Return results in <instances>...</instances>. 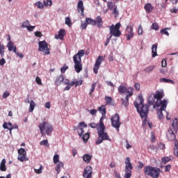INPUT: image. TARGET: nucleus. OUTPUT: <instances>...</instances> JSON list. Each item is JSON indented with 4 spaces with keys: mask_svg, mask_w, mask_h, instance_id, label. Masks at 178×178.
<instances>
[{
    "mask_svg": "<svg viewBox=\"0 0 178 178\" xmlns=\"http://www.w3.org/2000/svg\"><path fill=\"white\" fill-rule=\"evenodd\" d=\"M178 12V8H176V7H174L172 9L170 10L171 13H177Z\"/></svg>",
    "mask_w": 178,
    "mask_h": 178,
    "instance_id": "nucleus-63",
    "label": "nucleus"
},
{
    "mask_svg": "<svg viewBox=\"0 0 178 178\" xmlns=\"http://www.w3.org/2000/svg\"><path fill=\"white\" fill-rule=\"evenodd\" d=\"M166 136L169 141H175V140H176V134H175V132L173 131V129H172V128H170L168 129L166 133Z\"/></svg>",
    "mask_w": 178,
    "mask_h": 178,
    "instance_id": "nucleus-16",
    "label": "nucleus"
},
{
    "mask_svg": "<svg viewBox=\"0 0 178 178\" xmlns=\"http://www.w3.org/2000/svg\"><path fill=\"white\" fill-rule=\"evenodd\" d=\"M34 172L37 173V175H41L42 173V165H40L39 169H34Z\"/></svg>",
    "mask_w": 178,
    "mask_h": 178,
    "instance_id": "nucleus-52",
    "label": "nucleus"
},
{
    "mask_svg": "<svg viewBox=\"0 0 178 178\" xmlns=\"http://www.w3.org/2000/svg\"><path fill=\"white\" fill-rule=\"evenodd\" d=\"M18 157L17 159L20 162H26L29 161V158H27V152H26V149L24 148H21L18 149Z\"/></svg>",
    "mask_w": 178,
    "mask_h": 178,
    "instance_id": "nucleus-11",
    "label": "nucleus"
},
{
    "mask_svg": "<svg viewBox=\"0 0 178 178\" xmlns=\"http://www.w3.org/2000/svg\"><path fill=\"white\" fill-rule=\"evenodd\" d=\"M154 69H155V65H150L145 68V72L146 73H151Z\"/></svg>",
    "mask_w": 178,
    "mask_h": 178,
    "instance_id": "nucleus-37",
    "label": "nucleus"
},
{
    "mask_svg": "<svg viewBox=\"0 0 178 178\" xmlns=\"http://www.w3.org/2000/svg\"><path fill=\"white\" fill-rule=\"evenodd\" d=\"M95 20L96 22V24L97 25V27H99V29H101V27H102L104 24V22L102 21V18L101 17V16H97L96 17V19Z\"/></svg>",
    "mask_w": 178,
    "mask_h": 178,
    "instance_id": "nucleus-23",
    "label": "nucleus"
},
{
    "mask_svg": "<svg viewBox=\"0 0 178 178\" xmlns=\"http://www.w3.org/2000/svg\"><path fill=\"white\" fill-rule=\"evenodd\" d=\"M87 26H88V23L87 22V20L86 19L83 22L81 23L80 29L81 30H86V29H87Z\"/></svg>",
    "mask_w": 178,
    "mask_h": 178,
    "instance_id": "nucleus-40",
    "label": "nucleus"
},
{
    "mask_svg": "<svg viewBox=\"0 0 178 178\" xmlns=\"http://www.w3.org/2000/svg\"><path fill=\"white\" fill-rule=\"evenodd\" d=\"M29 24H30V22H29V20H26L22 22L21 27L22 29H27L29 27Z\"/></svg>",
    "mask_w": 178,
    "mask_h": 178,
    "instance_id": "nucleus-47",
    "label": "nucleus"
},
{
    "mask_svg": "<svg viewBox=\"0 0 178 178\" xmlns=\"http://www.w3.org/2000/svg\"><path fill=\"white\" fill-rule=\"evenodd\" d=\"M144 174L152 178H159V176H161V168L147 165L144 168Z\"/></svg>",
    "mask_w": 178,
    "mask_h": 178,
    "instance_id": "nucleus-5",
    "label": "nucleus"
},
{
    "mask_svg": "<svg viewBox=\"0 0 178 178\" xmlns=\"http://www.w3.org/2000/svg\"><path fill=\"white\" fill-rule=\"evenodd\" d=\"M39 129L42 136H44V131H45L47 136H49L51 133L54 131V127L47 122H43L42 123H40L39 124Z\"/></svg>",
    "mask_w": 178,
    "mask_h": 178,
    "instance_id": "nucleus-6",
    "label": "nucleus"
},
{
    "mask_svg": "<svg viewBox=\"0 0 178 178\" xmlns=\"http://www.w3.org/2000/svg\"><path fill=\"white\" fill-rule=\"evenodd\" d=\"M89 126L92 128V129H97V127H98V126L99 127V123L97 124L95 122H92L89 124Z\"/></svg>",
    "mask_w": 178,
    "mask_h": 178,
    "instance_id": "nucleus-53",
    "label": "nucleus"
},
{
    "mask_svg": "<svg viewBox=\"0 0 178 178\" xmlns=\"http://www.w3.org/2000/svg\"><path fill=\"white\" fill-rule=\"evenodd\" d=\"M120 22L117 23L115 25L112 24L109 26L111 37L119 38L122 35V32L120 31Z\"/></svg>",
    "mask_w": 178,
    "mask_h": 178,
    "instance_id": "nucleus-7",
    "label": "nucleus"
},
{
    "mask_svg": "<svg viewBox=\"0 0 178 178\" xmlns=\"http://www.w3.org/2000/svg\"><path fill=\"white\" fill-rule=\"evenodd\" d=\"M95 87H97V83H93L90 88V95L95 91Z\"/></svg>",
    "mask_w": 178,
    "mask_h": 178,
    "instance_id": "nucleus-50",
    "label": "nucleus"
},
{
    "mask_svg": "<svg viewBox=\"0 0 178 178\" xmlns=\"http://www.w3.org/2000/svg\"><path fill=\"white\" fill-rule=\"evenodd\" d=\"M116 6H115V4H113V2L112 1L107 2V7H108V9H110V10H113L115 8H116Z\"/></svg>",
    "mask_w": 178,
    "mask_h": 178,
    "instance_id": "nucleus-33",
    "label": "nucleus"
},
{
    "mask_svg": "<svg viewBox=\"0 0 178 178\" xmlns=\"http://www.w3.org/2000/svg\"><path fill=\"white\" fill-rule=\"evenodd\" d=\"M38 51L43 52L44 55H49L51 51H49V48H48V43L45 40L39 42Z\"/></svg>",
    "mask_w": 178,
    "mask_h": 178,
    "instance_id": "nucleus-9",
    "label": "nucleus"
},
{
    "mask_svg": "<svg viewBox=\"0 0 178 178\" xmlns=\"http://www.w3.org/2000/svg\"><path fill=\"white\" fill-rule=\"evenodd\" d=\"M64 84V86H66V84H69L70 81L67 79H65V76L63 74H60V76H57L54 81L55 86H60L61 84Z\"/></svg>",
    "mask_w": 178,
    "mask_h": 178,
    "instance_id": "nucleus-12",
    "label": "nucleus"
},
{
    "mask_svg": "<svg viewBox=\"0 0 178 178\" xmlns=\"http://www.w3.org/2000/svg\"><path fill=\"white\" fill-rule=\"evenodd\" d=\"M77 10L79 13H81V15H84V5L81 0L78 2Z\"/></svg>",
    "mask_w": 178,
    "mask_h": 178,
    "instance_id": "nucleus-18",
    "label": "nucleus"
},
{
    "mask_svg": "<svg viewBox=\"0 0 178 178\" xmlns=\"http://www.w3.org/2000/svg\"><path fill=\"white\" fill-rule=\"evenodd\" d=\"M69 69V67L66 65H65L63 67L60 68L61 73H65Z\"/></svg>",
    "mask_w": 178,
    "mask_h": 178,
    "instance_id": "nucleus-56",
    "label": "nucleus"
},
{
    "mask_svg": "<svg viewBox=\"0 0 178 178\" xmlns=\"http://www.w3.org/2000/svg\"><path fill=\"white\" fill-rule=\"evenodd\" d=\"M72 83H74V86L75 87H79L80 86H81V84H83V80H79V81H73Z\"/></svg>",
    "mask_w": 178,
    "mask_h": 178,
    "instance_id": "nucleus-45",
    "label": "nucleus"
},
{
    "mask_svg": "<svg viewBox=\"0 0 178 178\" xmlns=\"http://www.w3.org/2000/svg\"><path fill=\"white\" fill-rule=\"evenodd\" d=\"M83 143H87L90 139V133H86L83 136Z\"/></svg>",
    "mask_w": 178,
    "mask_h": 178,
    "instance_id": "nucleus-39",
    "label": "nucleus"
},
{
    "mask_svg": "<svg viewBox=\"0 0 178 178\" xmlns=\"http://www.w3.org/2000/svg\"><path fill=\"white\" fill-rule=\"evenodd\" d=\"M145 10L147 13H151L154 10V6L149 3H147L144 6Z\"/></svg>",
    "mask_w": 178,
    "mask_h": 178,
    "instance_id": "nucleus-21",
    "label": "nucleus"
},
{
    "mask_svg": "<svg viewBox=\"0 0 178 178\" xmlns=\"http://www.w3.org/2000/svg\"><path fill=\"white\" fill-rule=\"evenodd\" d=\"M121 101L124 106H129V98L125 97V99H121Z\"/></svg>",
    "mask_w": 178,
    "mask_h": 178,
    "instance_id": "nucleus-41",
    "label": "nucleus"
},
{
    "mask_svg": "<svg viewBox=\"0 0 178 178\" xmlns=\"http://www.w3.org/2000/svg\"><path fill=\"white\" fill-rule=\"evenodd\" d=\"M143 26L139 25L138 29V35H143Z\"/></svg>",
    "mask_w": 178,
    "mask_h": 178,
    "instance_id": "nucleus-54",
    "label": "nucleus"
},
{
    "mask_svg": "<svg viewBox=\"0 0 178 178\" xmlns=\"http://www.w3.org/2000/svg\"><path fill=\"white\" fill-rule=\"evenodd\" d=\"M35 81L38 86H42V82L41 81V78L40 76H36L35 78Z\"/></svg>",
    "mask_w": 178,
    "mask_h": 178,
    "instance_id": "nucleus-55",
    "label": "nucleus"
},
{
    "mask_svg": "<svg viewBox=\"0 0 178 178\" xmlns=\"http://www.w3.org/2000/svg\"><path fill=\"white\" fill-rule=\"evenodd\" d=\"M168 29H163L161 30V34H165V35H168V37H169V32H168V31H166Z\"/></svg>",
    "mask_w": 178,
    "mask_h": 178,
    "instance_id": "nucleus-57",
    "label": "nucleus"
},
{
    "mask_svg": "<svg viewBox=\"0 0 178 178\" xmlns=\"http://www.w3.org/2000/svg\"><path fill=\"white\" fill-rule=\"evenodd\" d=\"M84 56V50H80L76 54L73 56V61L74 63V70L76 73H80L83 70V63H81V58Z\"/></svg>",
    "mask_w": 178,
    "mask_h": 178,
    "instance_id": "nucleus-4",
    "label": "nucleus"
},
{
    "mask_svg": "<svg viewBox=\"0 0 178 178\" xmlns=\"http://www.w3.org/2000/svg\"><path fill=\"white\" fill-rule=\"evenodd\" d=\"M65 24H67V26L69 27H72V20L70 19V17H65Z\"/></svg>",
    "mask_w": 178,
    "mask_h": 178,
    "instance_id": "nucleus-46",
    "label": "nucleus"
},
{
    "mask_svg": "<svg viewBox=\"0 0 178 178\" xmlns=\"http://www.w3.org/2000/svg\"><path fill=\"white\" fill-rule=\"evenodd\" d=\"M134 87H135V90H136V91H140V86L139 83H135Z\"/></svg>",
    "mask_w": 178,
    "mask_h": 178,
    "instance_id": "nucleus-60",
    "label": "nucleus"
},
{
    "mask_svg": "<svg viewBox=\"0 0 178 178\" xmlns=\"http://www.w3.org/2000/svg\"><path fill=\"white\" fill-rule=\"evenodd\" d=\"M126 91H127V88L126 86L120 85L118 87V92L120 94H124V92H126Z\"/></svg>",
    "mask_w": 178,
    "mask_h": 178,
    "instance_id": "nucleus-30",
    "label": "nucleus"
},
{
    "mask_svg": "<svg viewBox=\"0 0 178 178\" xmlns=\"http://www.w3.org/2000/svg\"><path fill=\"white\" fill-rule=\"evenodd\" d=\"M134 104L142 119H144V118H147L148 112H149V105L144 104V98L143 97V95H139Z\"/></svg>",
    "mask_w": 178,
    "mask_h": 178,
    "instance_id": "nucleus-3",
    "label": "nucleus"
},
{
    "mask_svg": "<svg viewBox=\"0 0 178 178\" xmlns=\"http://www.w3.org/2000/svg\"><path fill=\"white\" fill-rule=\"evenodd\" d=\"M7 48L8 49L9 52H14V54H16V51H17V48L16 46H15V43L12 41H10L7 44Z\"/></svg>",
    "mask_w": 178,
    "mask_h": 178,
    "instance_id": "nucleus-17",
    "label": "nucleus"
},
{
    "mask_svg": "<svg viewBox=\"0 0 178 178\" xmlns=\"http://www.w3.org/2000/svg\"><path fill=\"white\" fill-rule=\"evenodd\" d=\"M161 83H171V84H175V81L172 79H168L166 78H163L160 79Z\"/></svg>",
    "mask_w": 178,
    "mask_h": 178,
    "instance_id": "nucleus-36",
    "label": "nucleus"
},
{
    "mask_svg": "<svg viewBox=\"0 0 178 178\" xmlns=\"http://www.w3.org/2000/svg\"><path fill=\"white\" fill-rule=\"evenodd\" d=\"M44 6H52V0H47L43 1Z\"/></svg>",
    "mask_w": 178,
    "mask_h": 178,
    "instance_id": "nucleus-51",
    "label": "nucleus"
},
{
    "mask_svg": "<svg viewBox=\"0 0 178 178\" xmlns=\"http://www.w3.org/2000/svg\"><path fill=\"white\" fill-rule=\"evenodd\" d=\"M35 5L38 6V9H44V6H45V4L41 1H37Z\"/></svg>",
    "mask_w": 178,
    "mask_h": 178,
    "instance_id": "nucleus-38",
    "label": "nucleus"
},
{
    "mask_svg": "<svg viewBox=\"0 0 178 178\" xmlns=\"http://www.w3.org/2000/svg\"><path fill=\"white\" fill-rule=\"evenodd\" d=\"M78 127L79 129L77 130V133L79 134V136L81 137V136H83V134H84V129L87 127V124H86V122H81L79 124Z\"/></svg>",
    "mask_w": 178,
    "mask_h": 178,
    "instance_id": "nucleus-15",
    "label": "nucleus"
},
{
    "mask_svg": "<svg viewBox=\"0 0 178 178\" xmlns=\"http://www.w3.org/2000/svg\"><path fill=\"white\" fill-rule=\"evenodd\" d=\"M172 127L174 131L177 132V129H178V119L177 118H175L172 121Z\"/></svg>",
    "mask_w": 178,
    "mask_h": 178,
    "instance_id": "nucleus-27",
    "label": "nucleus"
},
{
    "mask_svg": "<svg viewBox=\"0 0 178 178\" xmlns=\"http://www.w3.org/2000/svg\"><path fill=\"white\" fill-rule=\"evenodd\" d=\"M104 60H105V57L102 56H99L97 58L94 67H93V72L95 74H98V70H99V66L102 65V62H104Z\"/></svg>",
    "mask_w": 178,
    "mask_h": 178,
    "instance_id": "nucleus-10",
    "label": "nucleus"
},
{
    "mask_svg": "<svg viewBox=\"0 0 178 178\" xmlns=\"http://www.w3.org/2000/svg\"><path fill=\"white\" fill-rule=\"evenodd\" d=\"M104 99L106 101V105H113L115 101L109 96H105Z\"/></svg>",
    "mask_w": 178,
    "mask_h": 178,
    "instance_id": "nucleus-26",
    "label": "nucleus"
},
{
    "mask_svg": "<svg viewBox=\"0 0 178 178\" xmlns=\"http://www.w3.org/2000/svg\"><path fill=\"white\" fill-rule=\"evenodd\" d=\"M88 112H89V113H90V115H97V112H98V110L93 108L91 110H88Z\"/></svg>",
    "mask_w": 178,
    "mask_h": 178,
    "instance_id": "nucleus-58",
    "label": "nucleus"
},
{
    "mask_svg": "<svg viewBox=\"0 0 178 178\" xmlns=\"http://www.w3.org/2000/svg\"><path fill=\"white\" fill-rule=\"evenodd\" d=\"M151 29H152V30H155L156 31H158V30H159V25L158 24V23L154 22L152 24Z\"/></svg>",
    "mask_w": 178,
    "mask_h": 178,
    "instance_id": "nucleus-42",
    "label": "nucleus"
},
{
    "mask_svg": "<svg viewBox=\"0 0 178 178\" xmlns=\"http://www.w3.org/2000/svg\"><path fill=\"white\" fill-rule=\"evenodd\" d=\"M161 109L157 110V115L159 116V119L162 120L163 119V113L162 112V111H165V109H162V106L161 105Z\"/></svg>",
    "mask_w": 178,
    "mask_h": 178,
    "instance_id": "nucleus-32",
    "label": "nucleus"
},
{
    "mask_svg": "<svg viewBox=\"0 0 178 178\" xmlns=\"http://www.w3.org/2000/svg\"><path fill=\"white\" fill-rule=\"evenodd\" d=\"M83 177L84 178H92V167L87 166L83 170Z\"/></svg>",
    "mask_w": 178,
    "mask_h": 178,
    "instance_id": "nucleus-13",
    "label": "nucleus"
},
{
    "mask_svg": "<svg viewBox=\"0 0 178 178\" xmlns=\"http://www.w3.org/2000/svg\"><path fill=\"white\" fill-rule=\"evenodd\" d=\"M161 161L164 165H166L168 163V162H170V161H172V158L168 157V156L163 157L161 159Z\"/></svg>",
    "mask_w": 178,
    "mask_h": 178,
    "instance_id": "nucleus-35",
    "label": "nucleus"
},
{
    "mask_svg": "<svg viewBox=\"0 0 178 178\" xmlns=\"http://www.w3.org/2000/svg\"><path fill=\"white\" fill-rule=\"evenodd\" d=\"M9 95H10V93L8 91H6L3 92V98H8V97H9Z\"/></svg>",
    "mask_w": 178,
    "mask_h": 178,
    "instance_id": "nucleus-61",
    "label": "nucleus"
},
{
    "mask_svg": "<svg viewBox=\"0 0 178 178\" xmlns=\"http://www.w3.org/2000/svg\"><path fill=\"white\" fill-rule=\"evenodd\" d=\"M134 91V88H133L131 87L128 88L127 89V91L125 92L127 94L126 97L129 99V98H130V97H133Z\"/></svg>",
    "mask_w": 178,
    "mask_h": 178,
    "instance_id": "nucleus-24",
    "label": "nucleus"
},
{
    "mask_svg": "<svg viewBox=\"0 0 178 178\" xmlns=\"http://www.w3.org/2000/svg\"><path fill=\"white\" fill-rule=\"evenodd\" d=\"M65 86H67L64 88V91H69V90H70L72 87L74 86V83H70L66 84Z\"/></svg>",
    "mask_w": 178,
    "mask_h": 178,
    "instance_id": "nucleus-43",
    "label": "nucleus"
},
{
    "mask_svg": "<svg viewBox=\"0 0 178 178\" xmlns=\"http://www.w3.org/2000/svg\"><path fill=\"white\" fill-rule=\"evenodd\" d=\"M174 143H175V147L174 151H176V150L177 151V149H178V141H177V140H175Z\"/></svg>",
    "mask_w": 178,
    "mask_h": 178,
    "instance_id": "nucleus-64",
    "label": "nucleus"
},
{
    "mask_svg": "<svg viewBox=\"0 0 178 178\" xmlns=\"http://www.w3.org/2000/svg\"><path fill=\"white\" fill-rule=\"evenodd\" d=\"M40 145H44V147H49V143H48V140H43L40 142Z\"/></svg>",
    "mask_w": 178,
    "mask_h": 178,
    "instance_id": "nucleus-49",
    "label": "nucleus"
},
{
    "mask_svg": "<svg viewBox=\"0 0 178 178\" xmlns=\"http://www.w3.org/2000/svg\"><path fill=\"white\" fill-rule=\"evenodd\" d=\"M26 29L28 31H33L34 29H35V26H28Z\"/></svg>",
    "mask_w": 178,
    "mask_h": 178,
    "instance_id": "nucleus-62",
    "label": "nucleus"
},
{
    "mask_svg": "<svg viewBox=\"0 0 178 178\" xmlns=\"http://www.w3.org/2000/svg\"><path fill=\"white\" fill-rule=\"evenodd\" d=\"M88 24H91V26H97V22H95V19H93L92 18L90 17H87L86 19Z\"/></svg>",
    "mask_w": 178,
    "mask_h": 178,
    "instance_id": "nucleus-31",
    "label": "nucleus"
},
{
    "mask_svg": "<svg viewBox=\"0 0 178 178\" xmlns=\"http://www.w3.org/2000/svg\"><path fill=\"white\" fill-rule=\"evenodd\" d=\"M158 49V44H154L152 46V58H155V56H158V53H156V49Z\"/></svg>",
    "mask_w": 178,
    "mask_h": 178,
    "instance_id": "nucleus-25",
    "label": "nucleus"
},
{
    "mask_svg": "<svg viewBox=\"0 0 178 178\" xmlns=\"http://www.w3.org/2000/svg\"><path fill=\"white\" fill-rule=\"evenodd\" d=\"M1 172H6V159H3L0 163Z\"/></svg>",
    "mask_w": 178,
    "mask_h": 178,
    "instance_id": "nucleus-22",
    "label": "nucleus"
},
{
    "mask_svg": "<svg viewBox=\"0 0 178 178\" xmlns=\"http://www.w3.org/2000/svg\"><path fill=\"white\" fill-rule=\"evenodd\" d=\"M164 96L163 90H156L155 94L151 93L148 98V104L153 105V108H159L161 106V109H166L168 100H161Z\"/></svg>",
    "mask_w": 178,
    "mask_h": 178,
    "instance_id": "nucleus-2",
    "label": "nucleus"
},
{
    "mask_svg": "<svg viewBox=\"0 0 178 178\" xmlns=\"http://www.w3.org/2000/svg\"><path fill=\"white\" fill-rule=\"evenodd\" d=\"M3 129H6L7 130L10 131V133H12V130H13V125L12 122H4L3 124Z\"/></svg>",
    "mask_w": 178,
    "mask_h": 178,
    "instance_id": "nucleus-20",
    "label": "nucleus"
},
{
    "mask_svg": "<svg viewBox=\"0 0 178 178\" xmlns=\"http://www.w3.org/2000/svg\"><path fill=\"white\" fill-rule=\"evenodd\" d=\"M97 111L101 113L102 117L99 119V126L97 128L98 138L95 142L96 145L102 144L104 141H112L109 138L108 133L105 132V124H104V119L106 116V105H102L97 108Z\"/></svg>",
    "mask_w": 178,
    "mask_h": 178,
    "instance_id": "nucleus-1",
    "label": "nucleus"
},
{
    "mask_svg": "<svg viewBox=\"0 0 178 178\" xmlns=\"http://www.w3.org/2000/svg\"><path fill=\"white\" fill-rule=\"evenodd\" d=\"M35 102L34 101L31 100L30 102L29 109V112L31 113L33 111H34V108H35Z\"/></svg>",
    "mask_w": 178,
    "mask_h": 178,
    "instance_id": "nucleus-34",
    "label": "nucleus"
},
{
    "mask_svg": "<svg viewBox=\"0 0 178 178\" xmlns=\"http://www.w3.org/2000/svg\"><path fill=\"white\" fill-rule=\"evenodd\" d=\"M170 169H172V165H170V164L164 166L165 172H169L170 170Z\"/></svg>",
    "mask_w": 178,
    "mask_h": 178,
    "instance_id": "nucleus-59",
    "label": "nucleus"
},
{
    "mask_svg": "<svg viewBox=\"0 0 178 178\" xmlns=\"http://www.w3.org/2000/svg\"><path fill=\"white\" fill-rule=\"evenodd\" d=\"M92 158V156L90 154H84L83 156V159L86 163H90L91 162V159Z\"/></svg>",
    "mask_w": 178,
    "mask_h": 178,
    "instance_id": "nucleus-28",
    "label": "nucleus"
},
{
    "mask_svg": "<svg viewBox=\"0 0 178 178\" xmlns=\"http://www.w3.org/2000/svg\"><path fill=\"white\" fill-rule=\"evenodd\" d=\"M111 125L116 129L117 131H119V129H120V126H122V122H120V116L119 114L116 113L113 115L111 118Z\"/></svg>",
    "mask_w": 178,
    "mask_h": 178,
    "instance_id": "nucleus-8",
    "label": "nucleus"
},
{
    "mask_svg": "<svg viewBox=\"0 0 178 178\" xmlns=\"http://www.w3.org/2000/svg\"><path fill=\"white\" fill-rule=\"evenodd\" d=\"M63 166H64V164L62 162H59L56 165V167L55 168V170L57 172V175H59V173H60V169H62Z\"/></svg>",
    "mask_w": 178,
    "mask_h": 178,
    "instance_id": "nucleus-29",
    "label": "nucleus"
},
{
    "mask_svg": "<svg viewBox=\"0 0 178 178\" xmlns=\"http://www.w3.org/2000/svg\"><path fill=\"white\" fill-rule=\"evenodd\" d=\"M113 15H114V17L115 18L119 16V11H118V6H115L114 8V10H113Z\"/></svg>",
    "mask_w": 178,
    "mask_h": 178,
    "instance_id": "nucleus-48",
    "label": "nucleus"
},
{
    "mask_svg": "<svg viewBox=\"0 0 178 178\" xmlns=\"http://www.w3.org/2000/svg\"><path fill=\"white\" fill-rule=\"evenodd\" d=\"M53 161L55 165L59 163V154H55L53 157Z\"/></svg>",
    "mask_w": 178,
    "mask_h": 178,
    "instance_id": "nucleus-44",
    "label": "nucleus"
},
{
    "mask_svg": "<svg viewBox=\"0 0 178 178\" xmlns=\"http://www.w3.org/2000/svg\"><path fill=\"white\" fill-rule=\"evenodd\" d=\"M126 35L127 41H130L133 37H134V32L133 31V27L127 26L126 28Z\"/></svg>",
    "mask_w": 178,
    "mask_h": 178,
    "instance_id": "nucleus-14",
    "label": "nucleus"
},
{
    "mask_svg": "<svg viewBox=\"0 0 178 178\" xmlns=\"http://www.w3.org/2000/svg\"><path fill=\"white\" fill-rule=\"evenodd\" d=\"M66 35V31L65 29H60L58 31V35H55L56 40H63V37Z\"/></svg>",
    "mask_w": 178,
    "mask_h": 178,
    "instance_id": "nucleus-19",
    "label": "nucleus"
}]
</instances>
